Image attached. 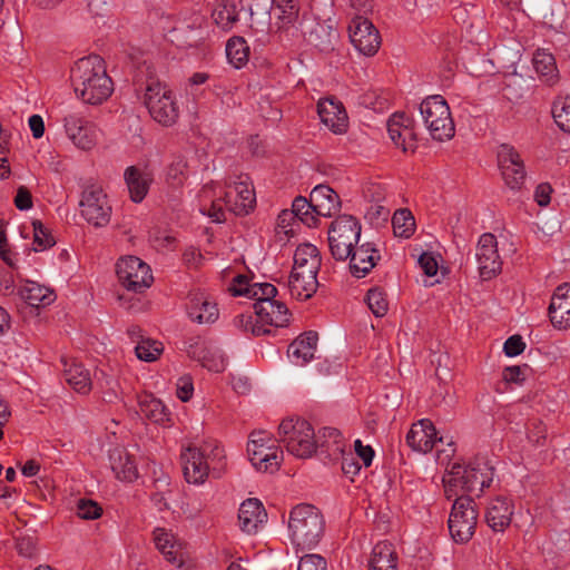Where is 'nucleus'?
<instances>
[{
	"mask_svg": "<svg viewBox=\"0 0 570 570\" xmlns=\"http://www.w3.org/2000/svg\"><path fill=\"white\" fill-rule=\"evenodd\" d=\"M493 471V466L481 458H475L468 464L453 463L448 473V479H444L448 499L455 494L453 488L458 487L463 492L480 495L492 483Z\"/></svg>",
	"mask_w": 570,
	"mask_h": 570,
	"instance_id": "7ed1b4c3",
	"label": "nucleus"
},
{
	"mask_svg": "<svg viewBox=\"0 0 570 570\" xmlns=\"http://www.w3.org/2000/svg\"><path fill=\"white\" fill-rule=\"evenodd\" d=\"M236 325L243 328L244 331H250L253 335H268L272 333V330L268 327H264L258 317L254 318L252 314H240L235 320Z\"/></svg>",
	"mask_w": 570,
	"mask_h": 570,
	"instance_id": "3c124183",
	"label": "nucleus"
},
{
	"mask_svg": "<svg viewBox=\"0 0 570 570\" xmlns=\"http://www.w3.org/2000/svg\"><path fill=\"white\" fill-rule=\"evenodd\" d=\"M475 258L478 271L483 281H489L497 276L502 268V262L498 253V242L493 234L484 233L480 236Z\"/></svg>",
	"mask_w": 570,
	"mask_h": 570,
	"instance_id": "ddd939ff",
	"label": "nucleus"
},
{
	"mask_svg": "<svg viewBox=\"0 0 570 570\" xmlns=\"http://www.w3.org/2000/svg\"><path fill=\"white\" fill-rule=\"evenodd\" d=\"M79 207L82 218L94 227L100 228L109 224L111 206L100 186L89 185L85 187Z\"/></svg>",
	"mask_w": 570,
	"mask_h": 570,
	"instance_id": "9d476101",
	"label": "nucleus"
},
{
	"mask_svg": "<svg viewBox=\"0 0 570 570\" xmlns=\"http://www.w3.org/2000/svg\"><path fill=\"white\" fill-rule=\"evenodd\" d=\"M63 376L66 382L78 393L87 394L91 390L89 371L82 364L65 362Z\"/></svg>",
	"mask_w": 570,
	"mask_h": 570,
	"instance_id": "f704fd0d",
	"label": "nucleus"
},
{
	"mask_svg": "<svg viewBox=\"0 0 570 570\" xmlns=\"http://www.w3.org/2000/svg\"><path fill=\"white\" fill-rule=\"evenodd\" d=\"M273 12L277 18L278 28L292 26L298 18L297 0H272Z\"/></svg>",
	"mask_w": 570,
	"mask_h": 570,
	"instance_id": "e433bc0d",
	"label": "nucleus"
},
{
	"mask_svg": "<svg viewBox=\"0 0 570 570\" xmlns=\"http://www.w3.org/2000/svg\"><path fill=\"white\" fill-rule=\"evenodd\" d=\"M513 515V504L505 497L492 500L485 512V521L493 531H503Z\"/></svg>",
	"mask_w": 570,
	"mask_h": 570,
	"instance_id": "cd10ccee",
	"label": "nucleus"
},
{
	"mask_svg": "<svg viewBox=\"0 0 570 570\" xmlns=\"http://www.w3.org/2000/svg\"><path fill=\"white\" fill-rule=\"evenodd\" d=\"M525 348V343L520 335L510 336L504 345L503 351L507 356L513 357L520 355Z\"/></svg>",
	"mask_w": 570,
	"mask_h": 570,
	"instance_id": "052dcab7",
	"label": "nucleus"
},
{
	"mask_svg": "<svg viewBox=\"0 0 570 570\" xmlns=\"http://www.w3.org/2000/svg\"><path fill=\"white\" fill-rule=\"evenodd\" d=\"M370 570H397V554L389 542L374 546L368 560Z\"/></svg>",
	"mask_w": 570,
	"mask_h": 570,
	"instance_id": "72a5a7b5",
	"label": "nucleus"
},
{
	"mask_svg": "<svg viewBox=\"0 0 570 570\" xmlns=\"http://www.w3.org/2000/svg\"><path fill=\"white\" fill-rule=\"evenodd\" d=\"M350 39L354 48L364 56H374L381 46V37L375 26L365 17L356 16L348 26Z\"/></svg>",
	"mask_w": 570,
	"mask_h": 570,
	"instance_id": "f8f14e48",
	"label": "nucleus"
},
{
	"mask_svg": "<svg viewBox=\"0 0 570 570\" xmlns=\"http://www.w3.org/2000/svg\"><path fill=\"white\" fill-rule=\"evenodd\" d=\"M144 104L153 119L164 126H170L178 118V107L174 101L170 90L156 79H149L146 83Z\"/></svg>",
	"mask_w": 570,
	"mask_h": 570,
	"instance_id": "6e6552de",
	"label": "nucleus"
},
{
	"mask_svg": "<svg viewBox=\"0 0 570 570\" xmlns=\"http://www.w3.org/2000/svg\"><path fill=\"white\" fill-rule=\"evenodd\" d=\"M130 198L135 203H140L147 195L153 177L149 173L130 166L124 174Z\"/></svg>",
	"mask_w": 570,
	"mask_h": 570,
	"instance_id": "c756f323",
	"label": "nucleus"
},
{
	"mask_svg": "<svg viewBox=\"0 0 570 570\" xmlns=\"http://www.w3.org/2000/svg\"><path fill=\"white\" fill-rule=\"evenodd\" d=\"M292 213L307 226H313L317 222L311 198L296 197L292 204Z\"/></svg>",
	"mask_w": 570,
	"mask_h": 570,
	"instance_id": "de8ad7c7",
	"label": "nucleus"
},
{
	"mask_svg": "<svg viewBox=\"0 0 570 570\" xmlns=\"http://www.w3.org/2000/svg\"><path fill=\"white\" fill-rule=\"evenodd\" d=\"M67 137L81 150H90L97 142V127L78 114H69L63 119Z\"/></svg>",
	"mask_w": 570,
	"mask_h": 570,
	"instance_id": "4468645a",
	"label": "nucleus"
},
{
	"mask_svg": "<svg viewBox=\"0 0 570 570\" xmlns=\"http://www.w3.org/2000/svg\"><path fill=\"white\" fill-rule=\"evenodd\" d=\"M342 453V471L345 475L353 478L361 470V464L354 458L352 453L345 454L344 451Z\"/></svg>",
	"mask_w": 570,
	"mask_h": 570,
	"instance_id": "e2e57ef3",
	"label": "nucleus"
},
{
	"mask_svg": "<svg viewBox=\"0 0 570 570\" xmlns=\"http://www.w3.org/2000/svg\"><path fill=\"white\" fill-rule=\"evenodd\" d=\"M366 303L376 317H383L389 309V303L382 289L374 287L366 294Z\"/></svg>",
	"mask_w": 570,
	"mask_h": 570,
	"instance_id": "8fccbe9b",
	"label": "nucleus"
},
{
	"mask_svg": "<svg viewBox=\"0 0 570 570\" xmlns=\"http://www.w3.org/2000/svg\"><path fill=\"white\" fill-rule=\"evenodd\" d=\"M317 441V448H327L333 452H343L342 435L341 432L335 428H323L315 434Z\"/></svg>",
	"mask_w": 570,
	"mask_h": 570,
	"instance_id": "a18cd8bd",
	"label": "nucleus"
},
{
	"mask_svg": "<svg viewBox=\"0 0 570 570\" xmlns=\"http://www.w3.org/2000/svg\"><path fill=\"white\" fill-rule=\"evenodd\" d=\"M213 19L223 30H230L238 21L236 4L228 0H220L213 11Z\"/></svg>",
	"mask_w": 570,
	"mask_h": 570,
	"instance_id": "ea45409f",
	"label": "nucleus"
},
{
	"mask_svg": "<svg viewBox=\"0 0 570 570\" xmlns=\"http://www.w3.org/2000/svg\"><path fill=\"white\" fill-rule=\"evenodd\" d=\"M266 520L267 513L258 499H247L240 504L238 521L244 532L249 534L256 532Z\"/></svg>",
	"mask_w": 570,
	"mask_h": 570,
	"instance_id": "393cba45",
	"label": "nucleus"
},
{
	"mask_svg": "<svg viewBox=\"0 0 570 570\" xmlns=\"http://www.w3.org/2000/svg\"><path fill=\"white\" fill-rule=\"evenodd\" d=\"M406 121H409V117L403 112L394 114L387 121V132L395 146H399V142H401L402 129Z\"/></svg>",
	"mask_w": 570,
	"mask_h": 570,
	"instance_id": "5fc2aeb1",
	"label": "nucleus"
},
{
	"mask_svg": "<svg viewBox=\"0 0 570 570\" xmlns=\"http://www.w3.org/2000/svg\"><path fill=\"white\" fill-rule=\"evenodd\" d=\"M278 438L287 451L299 459L311 458L317 450L314 429L303 419L283 420L278 426Z\"/></svg>",
	"mask_w": 570,
	"mask_h": 570,
	"instance_id": "39448f33",
	"label": "nucleus"
},
{
	"mask_svg": "<svg viewBox=\"0 0 570 570\" xmlns=\"http://www.w3.org/2000/svg\"><path fill=\"white\" fill-rule=\"evenodd\" d=\"M226 56L235 68H240L248 59V47L242 38L228 40Z\"/></svg>",
	"mask_w": 570,
	"mask_h": 570,
	"instance_id": "49530a36",
	"label": "nucleus"
},
{
	"mask_svg": "<svg viewBox=\"0 0 570 570\" xmlns=\"http://www.w3.org/2000/svg\"><path fill=\"white\" fill-rule=\"evenodd\" d=\"M163 344L151 338H141L135 347L136 356L145 362L156 361L163 353Z\"/></svg>",
	"mask_w": 570,
	"mask_h": 570,
	"instance_id": "c03bdc74",
	"label": "nucleus"
},
{
	"mask_svg": "<svg viewBox=\"0 0 570 570\" xmlns=\"http://www.w3.org/2000/svg\"><path fill=\"white\" fill-rule=\"evenodd\" d=\"M533 66L538 73L543 76L553 75L556 62L552 55L544 51H537L533 56Z\"/></svg>",
	"mask_w": 570,
	"mask_h": 570,
	"instance_id": "864d4df0",
	"label": "nucleus"
},
{
	"mask_svg": "<svg viewBox=\"0 0 570 570\" xmlns=\"http://www.w3.org/2000/svg\"><path fill=\"white\" fill-rule=\"evenodd\" d=\"M116 272L121 285L135 293L148 288L154 279L150 267L136 256L119 259Z\"/></svg>",
	"mask_w": 570,
	"mask_h": 570,
	"instance_id": "9b49d317",
	"label": "nucleus"
},
{
	"mask_svg": "<svg viewBox=\"0 0 570 570\" xmlns=\"http://www.w3.org/2000/svg\"><path fill=\"white\" fill-rule=\"evenodd\" d=\"M530 371L531 368L527 364L509 366L503 371V379L508 383L521 384L525 381Z\"/></svg>",
	"mask_w": 570,
	"mask_h": 570,
	"instance_id": "4d7b16f0",
	"label": "nucleus"
},
{
	"mask_svg": "<svg viewBox=\"0 0 570 570\" xmlns=\"http://www.w3.org/2000/svg\"><path fill=\"white\" fill-rule=\"evenodd\" d=\"M321 256L316 246L299 245L294 253V266L288 279L291 295L297 299H308L318 287L317 273Z\"/></svg>",
	"mask_w": 570,
	"mask_h": 570,
	"instance_id": "f03ea898",
	"label": "nucleus"
},
{
	"mask_svg": "<svg viewBox=\"0 0 570 570\" xmlns=\"http://www.w3.org/2000/svg\"><path fill=\"white\" fill-rule=\"evenodd\" d=\"M188 316L199 324H210L218 318V308L204 293H196L190 296L187 307Z\"/></svg>",
	"mask_w": 570,
	"mask_h": 570,
	"instance_id": "c85d7f7f",
	"label": "nucleus"
},
{
	"mask_svg": "<svg viewBox=\"0 0 570 570\" xmlns=\"http://www.w3.org/2000/svg\"><path fill=\"white\" fill-rule=\"evenodd\" d=\"M253 307L264 327H284L289 323L291 312L281 301L261 299V303H254Z\"/></svg>",
	"mask_w": 570,
	"mask_h": 570,
	"instance_id": "a211bd4d",
	"label": "nucleus"
},
{
	"mask_svg": "<svg viewBox=\"0 0 570 570\" xmlns=\"http://www.w3.org/2000/svg\"><path fill=\"white\" fill-rule=\"evenodd\" d=\"M317 114L321 121L334 134H342L347 127V115L340 101L322 99L317 104Z\"/></svg>",
	"mask_w": 570,
	"mask_h": 570,
	"instance_id": "5701e85b",
	"label": "nucleus"
},
{
	"mask_svg": "<svg viewBox=\"0 0 570 570\" xmlns=\"http://www.w3.org/2000/svg\"><path fill=\"white\" fill-rule=\"evenodd\" d=\"M180 456L185 480L188 483L203 484L210 471L205 452L199 451L196 446H188Z\"/></svg>",
	"mask_w": 570,
	"mask_h": 570,
	"instance_id": "f3484780",
	"label": "nucleus"
},
{
	"mask_svg": "<svg viewBox=\"0 0 570 570\" xmlns=\"http://www.w3.org/2000/svg\"><path fill=\"white\" fill-rule=\"evenodd\" d=\"M306 39L309 45L314 46L320 51L330 52L334 50L338 33L331 24L316 22L307 32Z\"/></svg>",
	"mask_w": 570,
	"mask_h": 570,
	"instance_id": "2f4dec72",
	"label": "nucleus"
},
{
	"mask_svg": "<svg viewBox=\"0 0 570 570\" xmlns=\"http://www.w3.org/2000/svg\"><path fill=\"white\" fill-rule=\"evenodd\" d=\"M318 342V334L308 331L293 341L287 350L288 356L296 365L303 366L314 358Z\"/></svg>",
	"mask_w": 570,
	"mask_h": 570,
	"instance_id": "a878e982",
	"label": "nucleus"
},
{
	"mask_svg": "<svg viewBox=\"0 0 570 570\" xmlns=\"http://www.w3.org/2000/svg\"><path fill=\"white\" fill-rule=\"evenodd\" d=\"M188 176V164L185 157L177 156L168 165L166 170V181L173 187H180Z\"/></svg>",
	"mask_w": 570,
	"mask_h": 570,
	"instance_id": "79ce46f5",
	"label": "nucleus"
},
{
	"mask_svg": "<svg viewBox=\"0 0 570 570\" xmlns=\"http://www.w3.org/2000/svg\"><path fill=\"white\" fill-rule=\"evenodd\" d=\"M297 570H327L326 560L320 554H305L301 558Z\"/></svg>",
	"mask_w": 570,
	"mask_h": 570,
	"instance_id": "bf43d9fd",
	"label": "nucleus"
},
{
	"mask_svg": "<svg viewBox=\"0 0 570 570\" xmlns=\"http://www.w3.org/2000/svg\"><path fill=\"white\" fill-rule=\"evenodd\" d=\"M198 450L205 452V459L209 464V469H212L216 476H219L225 466L223 448L217 443H206L204 446L198 448Z\"/></svg>",
	"mask_w": 570,
	"mask_h": 570,
	"instance_id": "37998d69",
	"label": "nucleus"
},
{
	"mask_svg": "<svg viewBox=\"0 0 570 570\" xmlns=\"http://www.w3.org/2000/svg\"><path fill=\"white\" fill-rule=\"evenodd\" d=\"M419 109L423 124L434 140L443 141L454 136L450 107L442 96H429L420 104Z\"/></svg>",
	"mask_w": 570,
	"mask_h": 570,
	"instance_id": "423d86ee",
	"label": "nucleus"
},
{
	"mask_svg": "<svg viewBox=\"0 0 570 570\" xmlns=\"http://www.w3.org/2000/svg\"><path fill=\"white\" fill-rule=\"evenodd\" d=\"M109 461L117 479L129 482L137 479L138 470L136 463L126 450L119 448L111 450Z\"/></svg>",
	"mask_w": 570,
	"mask_h": 570,
	"instance_id": "7c9ffc66",
	"label": "nucleus"
},
{
	"mask_svg": "<svg viewBox=\"0 0 570 570\" xmlns=\"http://www.w3.org/2000/svg\"><path fill=\"white\" fill-rule=\"evenodd\" d=\"M277 295V288L271 283H254L246 287H234L233 296H247L254 298L255 303H261V299L274 301Z\"/></svg>",
	"mask_w": 570,
	"mask_h": 570,
	"instance_id": "58836bf2",
	"label": "nucleus"
},
{
	"mask_svg": "<svg viewBox=\"0 0 570 570\" xmlns=\"http://www.w3.org/2000/svg\"><path fill=\"white\" fill-rule=\"evenodd\" d=\"M478 511L471 497L455 499L449 518V530L456 543L468 542L474 534Z\"/></svg>",
	"mask_w": 570,
	"mask_h": 570,
	"instance_id": "1a4fd4ad",
	"label": "nucleus"
},
{
	"mask_svg": "<svg viewBox=\"0 0 570 570\" xmlns=\"http://www.w3.org/2000/svg\"><path fill=\"white\" fill-rule=\"evenodd\" d=\"M33 226V244L36 250H43L55 245L56 240L50 232L39 220L32 223Z\"/></svg>",
	"mask_w": 570,
	"mask_h": 570,
	"instance_id": "603ef678",
	"label": "nucleus"
},
{
	"mask_svg": "<svg viewBox=\"0 0 570 570\" xmlns=\"http://www.w3.org/2000/svg\"><path fill=\"white\" fill-rule=\"evenodd\" d=\"M348 258L352 275L362 278L375 267L380 254L373 243L366 242L357 244Z\"/></svg>",
	"mask_w": 570,
	"mask_h": 570,
	"instance_id": "4be33fe9",
	"label": "nucleus"
},
{
	"mask_svg": "<svg viewBox=\"0 0 570 570\" xmlns=\"http://www.w3.org/2000/svg\"><path fill=\"white\" fill-rule=\"evenodd\" d=\"M498 161L505 184L511 189H520L527 176L520 154L513 146L503 144L498 150Z\"/></svg>",
	"mask_w": 570,
	"mask_h": 570,
	"instance_id": "2eb2a0df",
	"label": "nucleus"
},
{
	"mask_svg": "<svg viewBox=\"0 0 570 570\" xmlns=\"http://www.w3.org/2000/svg\"><path fill=\"white\" fill-rule=\"evenodd\" d=\"M255 203L254 188L246 180L235 181L224 194L225 207L237 216L248 214Z\"/></svg>",
	"mask_w": 570,
	"mask_h": 570,
	"instance_id": "dca6fc26",
	"label": "nucleus"
},
{
	"mask_svg": "<svg viewBox=\"0 0 570 570\" xmlns=\"http://www.w3.org/2000/svg\"><path fill=\"white\" fill-rule=\"evenodd\" d=\"M22 297L32 307L50 305L55 299V293L38 283H29L22 291Z\"/></svg>",
	"mask_w": 570,
	"mask_h": 570,
	"instance_id": "c9c22d12",
	"label": "nucleus"
},
{
	"mask_svg": "<svg viewBox=\"0 0 570 570\" xmlns=\"http://www.w3.org/2000/svg\"><path fill=\"white\" fill-rule=\"evenodd\" d=\"M139 413L155 424L166 426L171 421V413L167 406L153 394L142 393L138 395Z\"/></svg>",
	"mask_w": 570,
	"mask_h": 570,
	"instance_id": "bb28decb",
	"label": "nucleus"
},
{
	"mask_svg": "<svg viewBox=\"0 0 570 570\" xmlns=\"http://www.w3.org/2000/svg\"><path fill=\"white\" fill-rule=\"evenodd\" d=\"M154 541L156 548L164 554L168 562L177 563L178 567L183 564V560L179 558L181 544L173 533L163 528H157L154 530Z\"/></svg>",
	"mask_w": 570,
	"mask_h": 570,
	"instance_id": "473e14b6",
	"label": "nucleus"
},
{
	"mask_svg": "<svg viewBox=\"0 0 570 570\" xmlns=\"http://www.w3.org/2000/svg\"><path fill=\"white\" fill-rule=\"evenodd\" d=\"M102 509L92 500L80 499L77 503V515L83 520H95L101 515Z\"/></svg>",
	"mask_w": 570,
	"mask_h": 570,
	"instance_id": "6e6d98bb",
	"label": "nucleus"
},
{
	"mask_svg": "<svg viewBox=\"0 0 570 570\" xmlns=\"http://www.w3.org/2000/svg\"><path fill=\"white\" fill-rule=\"evenodd\" d=\"M356 455L363 461L364 466H370L374 458V450L370 445H363L361 440L354 442Z\"/></svg>",
	"mask_w": 570,
	"mask_h": 570,
	"instance_id": "774afa93",
	"label": "nucleus"
},
{
	"mask_svg": "<svg viewBox=\"0 0 570 570\" xmlns=\"http://www.w3.org/2000/svg\"><path fill=\"white\" fill-rule=\"evenodd\" d=\"M14 205L20 210H28L32 207V196L27 187L20 186L17 189Z\"/></svg>",
	"mask_w": 570,
	"mask_h": 570,
	"instance_id": "0e129e2a",
	"label": "nucleus"
},
{
	"mask_svg": "<svg viewBox=\"0 0 570 570\" xmlns=\"http://www.w3.org/2000/svg\"><path fill=\"white\" fill-rule=\"evenodd\" d=\"M309 196L316 216L331 217L341 209V199L328 185L315 186Z\"/></svg>",
	"mask_w": 570,
	"mask_h": 570,
	"instance_id": "b1692460",
	"label": "nucleus"
},
{
	"mask_svg": "<svg viewBox=\"0 0 570 570\" xmlns=\"http://www.w3.org/2000/svg\"><path fill=\"white\" fill-rule=\"evenodd\" d=\"M247 453L253 466L262 472L278 471L283 461V451L274 444L247 445Z\"/></svg>",
	"mask_w": 570,
	"mask_h": 570,
	"instance_id": "aec40b11",
	"label": "nucleus"
},
{
	"mask_svg": "<svg viewBox=\"0 0 570 570\" xmlns=\"http://www.w3.org/2000/svg\"><path fill=\"white\" fill-rule=\"evenodd\" d=\"M362 226L351 215H340L328 227V247L334 259L345 262L358 244Z\"/></svg>",
	"mask_w": 570,
	"mask_h": 570,
	"instance_id": "0eeeda50",
	"label": "nucleus"
},
{
	"mask_svg": "<svg viewBox=\"0 0 570 570\" xmlns=\"http://www.w3.org/2000/svg\"><path fill=\"white\" fill-rule=\"evenodd\" d=\"M549 317L556 328L570 327V284L564 283L556 288L549 306Z\"/></svg>",
	"mask_w": 570,
	"mask_h": 570,
	"instance_id": "412c9836",
	"label": "nucleus"
},
{
	"mask_svg": "<svg viewBox=\"0 0 570 570\" xmlns=\"http://www.w3.org/2000/svg\"><path fill=\"white\" fill-rule=\"evenodd\" d=\"M393 232L396 237L409 238L415 229V220L409 209H399L392 217Z\"/></svg>",
	"mask_w": 570,
	"mask_h": 570,
	"instance_id": "a19ab883",
	"label": "nucleus"
},
{
	"mask_svg": "<svg viewBox=\"0 0 570 570\" xmlns=\"http://www.w3.org/2000/svg\"><path fill=\"white\" fill-rule=\"evenodd\" d=\"M552 116L562 131L570 132V97L553 102Z\"/></svg>",
	"mask_w": 570,
	"mask_h": 570,
	"instance_id": "09e8293b",
	"label": "nucleus"
},
{
	"mask_svg": "<svg viewBox=\"0 0 570 570\" xmlns=\"http://www.w3.org/2000/svg\"><path fill=\"white\" fill-rule=\"evenodd\" d=\"M546 426L540 421H532L528 431V439L533 444H540L546 439Z\"/></svg>",
	"mask_w": 570,
	"mask_h": 570,
	"instance_id": "338daca9",
	"label": "nucleus"
},
{
	"mask_svg": "<svg viewBox=\"0 0 570 570\" xmlns=\"http://www.w3.org/2000/svg\"><path fill=\"white\" fill-rule=\"evenodd\" d=\"M424 274L429 277L435 276L439 269L438 262L430 253H423L417 261Z\"/></svg>",
	"mask_w": 570,
	"mask_h": 570,
	"instance_id": "680f3d73",
	"label": "nucleus"
},
{
	"mask_svg": "<svg viewBox=\"0 0 570 570\" xmlns=\"http://www.w3.org/2000/svg\"><path fill=\"white\" fill-rule=\"evenodd\" d=\"M397 147H401L403 151L414 150L416 148V134L412 126V120L409 118L402 129V138L400 139Z\"/></svg>",
	"mask_w": 570,
	"mask_h": 570,
	"instance_id": "13d9d810",
	"label": "nucleus"
},
{
	"mask_svg": "<svg viewBox=\"0 0 570 570\" xmlns=\"http://www.w3.org/2000/svg\"><path fill=\"white\" fill-rule=\"evenodd\" d=\"M16 548L19 554L30 558L36 551V542L31 537L17 538Z\"/></svg>",
	"mask_w": 570,
	"mask_h": 570,
	"instance_id": "69168bd1",
	"label": "nucleus"
},
{
	"mask_svg": "<svg viewBox=\"0 0 570 570\" xmlns=\"http://www.w3.org/2000/svg\"><path fill=\"white\" fill-rule=\"evenodd\" d=\"M289 538L296 550H311L324 533V519L320 510L302 503L292 509L288 520Z\"/></svg>",
	"mask_w": 570,
	"mask_h": 570,
	"instance_id": "20e7f679",
	"label": "nucleus"
},
{
	"mask_svg": "<svg viewBox=\"0 0 570 570\" xmlns=\"http://www.w3.org/2000/svg\"><path fill=\"white\" fill-rule=\"evenodd\" d=\"M405 439L409 446L422 453L431 451L436 442H443V438L438 436L435 426L429 419L414 423Z\"/></svg>",
	"mask_w": 570,
	"mask_h": 570,
	"instance_id": "6ab92c4d",
	"label": "nucleus"
},
{
	"mask_svg": "<svg viewBox=\"0 0 570 570\" xmlns=\"http://www.w3.org/2000/svg\"><path fill=\"white\" fill-rule=\"evenodd\" d=\"M71 80L76 95L90 105L101 104L114 90L105 61L97 55L79 59L71 69Z\"/></svg>",
	"mask_w": 570,
	"mask_h": 570,
	"instance_id": "f257e3e1",
	"label": "nucleus"
},
{
	"mask_svg": "<svg viewBox=\"0 0 570 570\" xmlns=\"http://www.w3.org/2000/svg\"><path fill=\"white\" fill-rule=\"evenodd\" d=\"M188 354L197 358L204 367L210 372L220 373L226 368V360L224 355L217 350H200L193 348L190 345Z\"/></svg>",
	"mask_w": 570,
	"mask_h": 570,
	"instance_id": "4c0bfd02",
	"label": "nucleus"
}]
</instances>
